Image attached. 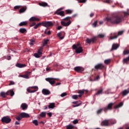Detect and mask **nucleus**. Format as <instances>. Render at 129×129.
Segmentation results:
<instances>
[{"instance_id": "obj_37", "label": "nucleus", "mask_w": 129, "mask_h": 129, "mask_svg": "<svg viewBox=\"0 0 129 129\" xmlns=\"http://www.w3.org/2000/svg\"><path fill=\"white\" fill-rule=\"evenodd\" d=\"M57 37H59L60 40H63V39H64V36H61V32L57 33Z\"/></svg>"}, {"instance_id": "obj_30", "label": "nucleus", "mask_w": 129, "mask_h": 129, "mask_svg": "<svg viewBox=\"0 0 129 129\" xmlns=\"http://www.w3.org/2000/svg\"><path fill=\"white\" fill-rule=\"evenodd\" d=\"M103 91V89L102 88H100L97 91L98 95L99 94H102V92Z\"/></svg>"}, {"instance_id": "obj_35", "label": "nucleus", "mask_w": 129, "mask_h": 129, "mask_svg": "<svg viewBox=\"0 0 129 129\" xmlns=\"http://www.w3.org/2000/svg\"><path fill=\"white\" fill-rule=\"evenodd\" d=\"M27 24H28V22H27L26 21L22 22L19 24V26H20V27H22V26H26V25H27Z\"/></svg>"}, {"instance_id": "obj_42", "label": "nucleus", "mask_w": 129, "mask_h": 129, "mask_svg": "<svg viewBox=\"0 0 129 129\" xmlns=\"http://www.w3.org/2000/svg\"><path fill=\"white\" fill-rule=\"evenodd\" d=\"M67 14H69V15H71V14H72V11L71 10H67L66 11Z\"/></svg>"}, {"instance_id": "obj_56", "label": "nucleus", "mask_w": 129, "mask_h": 129, "mask_svg": "<svg viewBox=\"0 0 129 129\" xmlns=\"http://www.w3.org/2000/svg\"><path fill=\"white\" fill-rule=\"evenodd\" d=\"M73 123H74V124H76V123H77V122H78V120H75L73 121Z\"/></svg>"}, {"instance_id": "obj_50", "label": "nucleus", "mask_w": 129, "mask_h": 129, "mask_svg": "<svg viewBox=\"0 0 129 129\" xmlns=\"http://www.w3.org/2000/svg\"><path fill=\"white\" fill-rule=\"evenodd\" d=\"M80 105H81V103L77 105H73V107H77L78 106H80Z\"/></svg>"}, {"instance_id": "obj_38", "label": "nucleus", "mask_w": 129, "mask_h": 129, "mask_svg": "<svg viewBox=\"0 0 129 129\" xmlns=\"http://www.w3.org/2000/svg\"><path fill=\"white\" fill-rule=\"evenodd\" d=\"M33 123H34V124H35V125L37 126L39 124V123H38V120H33L32 121Z\"/></svg>"}, {"instance_id": "obj_8", "label": "nucleus", "mask_w": 129, "mask_h": 129, "mask_svg": "<svg viewBox=\"0 0 129 129\" xmlns=\"http://www.w3.org/2000/svg\"><path fill=\"white\" fill-rule=\"evenodd\" d=\"M57 79L56 78H47L45 79L46 81H48L51 84V85H53V84H55V80H57Z\"/></svg>"}, {"instance_id": "obj_48", "label": "nucleus", "mask_w": 129, "mask_h": 129, "mask_svg": "<svg viewBox=\"0 0 129 129\" xmlns=\"http://www.w3.org/2000/svg\"><path fill=\"white\" fill-rule=\"evenodd\" d=\"M102 112V109H99L97 111V114H99Z\"/></svg>"}, {"instance_id": "obj_28", "label": "nucleus", "mask_w": 129, "mask_h": 129, "mask_svg": "<svg viewBox=\"0 0 129 129\" xmlns=\"http://www.w3.org/2000/svg\"><path fill=\"white\" fill-rule=\"evenodd\" d=\"M122 105H123V103L121 102L118 105L115 106L114 108H119V107H121V106H122Z\"/></svg>"}, {"instance_id": "obj_54", "label": "nucleus", "mask_w": 129, "mask_h": 129, "mask_svg": "<svg viewBox=\"0 0 129 129\" xmlns=\"http://www.w3.org/2000/svg\"><path fill=\"white\" fill-rule=\"evenodd\" d=\"M36 23L33 22L31 24H30V27H34V26H35Z\"/></svg>"}, {"instance_id": "obj_1", "label": "nucleus", "mask_w": 129, "mask_h": 129, "mask_svg": "<svg viewBox=\"0 0 129 129\" xmlns=\"http://www.w3.org/2000/svg\"><path fill=\"white\" fill-rule=\"evenodd\" d=\"M122 14H117L112 16L111 18H106V21L107 22H109L111 24H117L121 23L122 21H123V18L124 17H126L127 16H129V13L128 12H123Z\"/></svg>"}, {"instance_id": "obj_26", "label": "nucleus", "mask_w": 129, "mask_h": 129, "mask_svg": "<svg viewBox=\"0 0 129 129\" xmlns=\"http://www.w3.org/2000/svg\"><path fill=\"white\" fill-rule=\"evenodd\" d=\"M26 10H27V7H23L20 9L19 13H20V14H22V13H25V12H26Z\"/></svg>"}, {"instance_id": "obj_18", "label": "nucleus", "mask_w": 129, "mask_h": 129, "mask_svg": "<svg viewBox=\"0 0 129 129\" xmlns=\"http://www.w3.org/2000/svg\"><path fill=\"white\" fill-rule=\"evenodd\" d=\"M105 67H104V65L102 63H99L97 64V69H100V70H102V69H104Z\"/></svg>"}, {"instance_id": "obj_53", "label": "nucleus", "mask_w": 129, "mask_h": 129, "mask_svg": "<svg viewBox=\"0 0 129 129\" xmlns=\"http://www.w3.org/2000/svg\"><path fill=\"white\" fill-rule=\"evenodd\" d=\"M20 8H21V7L20 6H17L14 7V9L18 10V9H20Z\"/></svg>"}, {"instance_id": "obj_16", "label": "nucleus", "mask_w": 129, "mask_h": 129, "mask_svg": "<svg viewBox=\"0 0 129 129\" xmlns=\"http://www.w3.org/2000/svg\"><path fill=\"white\" fill-rule=\"evenodd\" d=\"M61 25H62V26H64V27H68V26H69V25L71 24V21L70 20L68 22L62 21L61 22Z\"/></svg>"}, {"instance_id": "obj_3", "label": "nucleus", "mask_w": 129, "mask_h": 129, "mask_svg": "<svg viewBox=\"0 0 129 129\" xmlns=\"http://www.w3.org/2000/svg\"><path fill=\"white\" fill-rule=\"evenodd\" d=\"M123 31H119L118 33H111V36H110L109 39L110 40H113L114 39H117L118 36H120V35H122Z\"/></svg>"}, {"instance_id": "obj_59", "label": "nucleus", "mask_w": 129, "mask_h": 129, "mask_svg": "<svg viewBox=\"0 0 129 129\" xmlns=\"http://www.w3.org/2000/svg\"><path fill=\"white\" fill-rule=\"evenodd\" d=\"M93 16H94V13H91L90 14V18H92V17H93Z\"/></svg>"}, {"instance_id": "obj_62", "label": "nucleus", "mask_w": 129, "mask_h": 129, "mask_svg": "<svg viewBox=\"0 0 129 129\" xmlns=\"http://www.w3.org/2000/svg\"><path fill=\"white\" fill-rule=\"evenodd\" d=\"M15 124H16V125H19V124H20V122H18V121H16L15 122Z\"/></svg>"}, {"instance_id": "obj_63", "label": "nucleus", "mask_w": 129, "mask_h": 129, "mask_svg": "<svg viewBox=\"0 0 129 129\" xmlns=\"http://www.w3.org/2000/svg\"><path fill=\"white\" fill-rule=\"evenodd\" d=\"M62 29V26H58L57 30H61Z\"/></svg>"}, {"instance_id": "obj_51", "label": "nucleus", "mask_w": 129, "mask_h": 129, "mask_svg": "<svg viewBox=\"0 0 129 129\" xmlns=\"http://www.w3.org/2000/svg\"><path fill=\"white\" fill-rule=\"evenodd\" d=\"M79 3H86V0H78Z\"/></svg>"}, {"instance_id": "obj_31", "label": "nucleus", "mask_w": 129, "mask_h": 129, "mask_svg": "<svg viewBox=\"0 0 129 129\" xmlns=\"http://www.w3.org/2000/svg\"><path fill=\"white\" fill-rule=\"evenodd\" d=\"M111 60L110 59H106L104 60V63L106 65H108L111 62Z\"/></svg>"}, {"instance_id": "obj_2", "label": "nucleus", "mask_w": 129, "mask_h": 129, "mask_svg": "<svg viewBox=\"0 0 129 129\" xmlns=\"http://www.w3.org/2000/svg\"><path fill=\"white\" fill-rule=\"evenodd\" d=\"M73 49L76 50V53L77 54H80V53H82V52L83 51L82 47L80 46V43L79 42H78L77 44H74L73 45Z\"/></svg>"}, {"instance_id": "obj_24", "label": "nucleus", "mask_w": 129, "mask_h": 129, "mask_svg": "<svg viewBox=\"0 0 129 129\" xmlns=\"http://www.w3.org/2000/svg\"><path fill=\"white\" fill-rule=\"evenodd\" d=\"M16 119L17 120H18L19 121L22 120V118H23V117H22V115H21V113L19 114V115H17L15 116Z\"/></svg>"}, {"instance_id": "obj_36", "label": "nucleus", "mask_w": 129, "mask_h": 129, "mask_svg": "<svg viewBox=\"0 0 129 129\" xmlns=\"http://www.w3.org/2000/svg\"><path fill=\"white\" fill-rule=\"evenodd\" d=\"M40 116H41V117H45L46 116V112H42L39 114Z\"/></svg>"}, {"instance_id": "obj_21", "label": "nucleus", "mask_w": 129, "mask_h": 129, "mask_svg": "<svg viewBox=\"0 0 129 129\" xmlns=\"http://www.w3.org/2000/svg\"><path fill=\"white\" fill-rule=\"evenodd\" d=\"M39 5L40 7H49V6H48V3L46 2L39 3Z\"/></svg>"}, {"instance_id": "obj_5", "label": "nucleus", "mask_w": 129, "mask_h": 129, "mask_svg": "<svg viewBox=\"0 0 129 129\" xmlns=\"http://www.w3.org/2000/svg\"><path fill=\"white\" fill-rule=\"evenodd\" d=\"M43 51V47H40L39 49H38L37 51V53H35L34 54V57L35 58H40V57H42V55H43V53L42 51Z\"/></svg>"}, {"instance_id": "obj_17", "label": "nucleus", "mask_w": 129, "mask_h": 129, "mask_svg": "<svg viewBox=\"0 0 129 129\" xmlns=\"http://www.w3.org/2000/svg\"><path fill=\"white\" fill-rule=\"evenodd\" d=\"M118 47H119V45H118V44H113L112 46L111 51H113V50H116V49H117Z\"/></svg>"}, {"instance_id": "obj_58", "label": "nucleus", "mask_w": 129, "mask_h": 129, "mask_svg": "<svg viewBox=\"0 0 129 129\" xmlns=\"http://www.w3.org/2000/svg\"><path fill=\"white\" fill-rule=\"evenodd\" d=\"M47 115H48V116H50V117L52 116V113L51 112L47 113Z\"/></svg>"}, {"instance_id": "obj_32", "label": "nucleus", "mask_w": 129, "mask_h": 129, "mask_svg": "<svg viewBox=\"0 0 129 129\" xmlns=\"http://www.w3.org/2000/svg\"><path fill=\"white\" fill-rule=\"evenodd\" d=\"M27 30L25 28H20L19 29V32L20 33H22V34H24V33H25V32H26Z\"/></svg>"}, {"instance_id": "obj_25", "label": "nucleus", "mask_w": 129, "mask_h": 129, "mask_svg": "<svg viewBox=\"0 0 129 129\" xmlns=\"http://www.w3.org/2000/svg\"><path fill=\"white\" fill-rule=\"evenodd\" d=\"M128 93H129V89L124 90L122 92V94L123 96H125V95H127V94H128Z\"/></svg>"}, {"instance_id": "obj_40", "label": "nucleus", "mask_w": 129, "mask_h": 129, "mask_svg": "<svg viewBox=\"0 0 129 129\" xmlns=\"http://www.w3.org/2000/svg\"><path fill=\"white\" fill-rule=\"evenodd\" d=\"M43 25V23H38L37 24H36V25H35V26L34 27V29H37L38 28V27H39V26H41V25Z\"/></svg>"}, {"instance_id": "obj_9", "label": "nucleus", "mask_w": 129, "mask_h": 129, "mask_svg": "<svg viewBox=\"0 0 129 129\" xmlns=\"http://www.w3.org/2000/svg\"><path fill=\"white\" fill-rule=\"evenodd\" d=\"M114 103H110L108 104V105L104 108V111H107V110H110L112 108V105H113Z\"/></svg>"}, {"instance_id": "obj_20", "label": "nucleus", "mask_w": 129, "mask_h": 129, "mask_svg": "<svg viewBox=\"0 0 129 129\" xmlns=\"http://www.w3.org/2000/svg\"><path fill=\"white\" fill-rule=\"evenodd\" d=\"M8 93V95H10L11 96H14L15 95V92H14V90L11 89L7 91Z\"/></svg>"}, {"instance_id": "obj_22", "label": "nucleus", "mask_w": 129, "mask_h": 129, "mask_svg": "<svg viewBox=\"0 0 129 129\" xmlns=\"http://www.w3.org/2000/svg\"><path fill=\"white\" fill-rule=\"evenodd\" d=\"M16 66L18 68H23V67H26L27 65L26 64L17 63L16 64Z\"/></svg>"}, {"instance_id": "obj_57", "label": "nucleus", "mask_w": 129, "mask_h": 129, "mask_svg": "<svg viewBox=\"0 0 129 129\" xmlns=\"http://www.w3.org/2000/svg\"><path fill=\"white\" fill-rule=\"evenodd\" d=\"M64 20L66 21H69V20H70V17H66Z\"/></svg>"}, {"instance_id": "obj_13", "label": "nucleus", "mask_w": 129, "mask_h": 129, "mask_svg": "<svg viewBox=\"0 0 129 129\" xmlns=\"http://www.w3.org/2000/svg\"><path fill=\"white\" fill-rule=\"evenodd\" d=\"M74 70L77 72H81L84 70V69L81 67H76L74 68Z\"/></svg>"}, {"instance_id": "obj_4", "label": "nucleus", "mask_w": 129, "mask_h": 129, "mask_svg": "<svg viewBox=\"0 0 129 129\" xmlns=\"http://www.w3.org/2000/svg\"><path fill=\"white\" fill-rule=\"evenodd\" d=\"M38 89H39V88H38V86H35L29 87L27 89V91L29 93H34L36 91H38Z\"/></svg>"}, {"instance_id": "obj_7", "label": "nucleus", "mask_w": 129, "mask_h": 129, "mask_svg": "<svg viewBox=\"0 0 129 129\" xmlns=\"http://www.w3.org/2000/svg\"><path fill=\"white\" fill-rule=\"evenodd\" d=\"M97 40V37L94 36L93 38L89 39V38H87L86 40V43L88 44H91V43H94Z\"/></svg>"}, {"instance_id": "obj_43", "label": "nucleus", "mask_w": 129, "mask_h": 129, "mask_svg": "<svg viewBox=\"0 0 129 129\" xmlns=\"http://www.w3.org/2000/svg\"><path fill=\"white\" fill-rule=\"evenodd\" d=\"M72 98H73V99H77L78 96L77 95H74L72 96Z\"/></svg>"}, {"instance_id": "obj_10", "label": "nucleus", "mask_w": 129, "mask_h": 129, "mask_svg": "<svg viewBox=\"0 0 129 129\" xmlns=\"http://www.w3.org/2000/svg\"><path fill=\"white\" fill-rule=\"evenodd\" d=\"M42 26L45 27V28H48V27H52V26H53V23L51 22L48 21L45 23H42Z\"/></svg>"}, {"instance_id": "obj_46", "label": "nucleus", "mask_w": 129, "mask_h": 129, "mask_svg": "<svg viewBox=\"0 0 129 129\" xmlns=\"http://www.w3.org/2000/svg\"><path fill=\"white\" fill-rule=\"evenodd\" d=\"M67 95V93H63L60 95L61 97H64V96H66Z\"/></svg>"}, {"instance_id": "obj_47", "label": "nucleus", "mask_w": 129, "mask_h": 129, "mask_svg": "<svg viewBox=\"0 0 129 129\" xmlns=\"http://www.w3.org/2000/svg\"><path fill=\"white\" fill-rule=\"evenodd\" d=\"M97 25V21H95L93 24V27L94 28L96 27V25Z\"/></svg>"}, {"instance_id": "obj_34", "label": "nucleus", "mask_w": 129, "mask_h": 129, "mask_svg": "<svg viewBox=\"0 0 129 129\" xmlns=\"http://www.w3.org/2000/svg\"><path fill=\"white\" fill-rule=\"evenodd\" d=\"M109 122L111 123V124H115L116 123V120H109Z\"/></svg>"}, {"instance_id": "obj_61", "label": "nucleus", "mask_w": 129, "mask_h": 129, "mask_svg": "<svg viewBox=\"0 0 129 129\" xmlns=\"http://www.w3.org/2000/svg\"><path fill=\"white\" fill-rule=\"evenodd\" d=\"M13 84H15V83L14 82H11L10 84H9V85H13Z\"/></svg>"}, {"instance_id": "obj_15", "label": "nucleus", "mask_w": 129, "mask_h": 129, "mask_svg": "<svg viewBox=\"0 0 129 129\" xmlns=\"http://www.w3.org/2000/svg\"><path fill=\"white\" fill-rule=\"evenodd\" d=\"M21 115L22 118H26L30 117V115L28 113H25V112L21 113Z\"/></svg>"}, {"instance_id": "obj_14", "label": "nucleus", "mask_w": 129, "mask_h": 129, "mask_svg": "<svg viewBox=\"0 0 129 129\" xmlns=\"http://www.w3.org/2000/svg\"><path fill=\"white\" fill-rule=\"evenodd\" d=\"M42 92L44 95H49L51 92H50V91L49 90L43 89L42 91Z\"/></svg>"}, {"instance_id": "obj_44", "label": "nucleus", "mask_w": 129, "mask_h": 129, "mask_svg": "<svg viewBox=\"0 0 129 129\" xmlns=\"http://www.w3.org/2000/svg\"><path fill=\"white\" fill-rule=\"evenodd\" d=\"M124 55H127V54H129V50H124L123 51Z\"/></svg>"}, {"instance_id": "obj_33", "label": "nucleus", "mask_w": 129, "mask_h": 129, "mask_svg": "<svg viewBox=\"0 0 129 129\" xmlns=\"http://www.w3.org/2000/svg\"><path fill=\"white\" fill-rule=\"evenodd\" d=\"M19 76L20 77H22L23 78H25V79H29V78H30V77H29V76L27 75H20Z\"/></svg>"}, {"instance_id": "obj_11", "label": "nucleus", "mask_w": 129, "mask_h": 129, "mask_svg": "<svg viewBox=\"0 0 129 129\" xmlns=\"http://www.w3.org/2000/svg\"><path fill=\"white\" fill-rule=\"evenodd\" d=\"M103 126H108L109 125V120H104L101 123Z\"/></svg>"}, {"instance_id": "obj_55", "label": "nucleus", "mask_w": 129, "mask_h": 129, "mask_svg": "<svg viewBox=\"0 0 129 129\" xmlns=\"http://www.w3.org/2000/svg\"><path fill=\"white\" fill-rule=\"evenodd\" d=\"M30 74H31V72H25V74L26 75H27L28 76H29V75H30Z\"/></svg>"}, {"instance_id": "obj_39", "label": "nucleus", "mask_w": 129, "mask_h": 129, "mask_svg": "<svg viewBox=\"0 0 129 129\" xmlns=\"http://www.w3.org/2000/svg\"><path fill=\"white\" fill-rule=\"evenodd\" d=\"M104 37H105V35L103 34H100L98 35L97 38H102Z\"/></svg>"}, {"instance_id": "obj_27", "label": "nucleus", "mask_w": 129, "mask_h": 129, "mask_svg": "<svg viewBox=\"0 0 129 129\" xmlns=\"http://www.w3.org/2000/svg\"><path fill=\"white\" fill-rule=\"evenodd\" d=\"M55 107V103H50L48 105V108L53 109Z\"/></svg>"}, {"instance_id": "obj_6", "label": "nucleus", "mask_w": 129, "mask_h": 129, "mask_svg": "<svg viewBox=\"0 0 129 129\" xmlns=\"http://www.w3.org/2000/svg\"><path fill=\"white\" fill-rule=\"evenodd\" d=\"M2 121L5 123H10V122L12 121V119H11L9 116H4L2 118Z\"/></svg>"}, {"instance_id": "obj_19", "label": "nucleus", "mask_w": 129, "mask_h": 129, "mask_svg": "<svg viewBox=\"0 0 129 129\" xmlns=\"http://www.w3.org/2000/svg\"><path fill=\"white\" fill-rule=\"evenodd\" d=\"M30 22H35V21H37V22L40 21V19L38 18H36L35 17H32L29 19Z\"/></svg>"}, {"instance_id": "obj_49", "label": "nucleus", "mask_w": 129, "mask_h": 129, "mask_svg": "<svg viewBox=\"0 0 129 129\" xmlns=\"http://www.w3.org/2000/svg\"><path fill=\"white\" fill-rule=\"evenodd\" d=\"M48 42H49V39H46V40H44L43 43L47 45V44H48Z\"/></svg>"}, {"instance_id": "obj_12", "label": "nucleus", "mask_w": 129, "mask_h": 129, "mask_svg": "<svg viewBox=\"0 0 129 129\" xmlns=\"http://www.w3.org/2000/svg\"><path fill=\"white\" fill-rule=\"evenodd\" d=\"M60 10H62V9L57 10L55 12V14H56V15H58V16L64 17L65 16V15H64V11H61Z\"/></svg>"}, {"instance_id": "obj_60", "label": "nucleus", "mask_w": 129, "mask_h": 129, "mask_svg": "<svg viewBox=\"0 0 129 129\" xmlns=\"http://www.w3.org/2000/svg\"><path fill=\"white\" fill-rule=\"evenodd\" d=\"M30 42H31V43H34V42H35V39H31V40H30Z\"/></svg>"}, {"instance_id": "obj_41", "label": "nucleus", "mask_w": 129, "mask_h": 129, "mask_svg": "<svg viewBox=\"0 0 129 129\" xmlns=\"http://www.w3.org/2000/svg\"><path fill=\"white\" fill-rule=\"evenodd\" d=\"M104 3H105L106 4H111V3H112V1L111 0H105L104 1Z\"/></svg>"}, {"instance_id": "obj_23", "label": "nucleus", "mask_w": 129, "mask_h": 129, "mask_svg": "<svg viewBox=\"0 0 129 129\" xmlns=\"http://www.w3.org/2000/svg\"><path fill=\"white\" fill-rule=\"evenodd\" d=\"M0 95L2 97L5 98L6 97L7 95H9V93L8 92H7L6 93H5L4 92H2Z\"/></svg>"}, {"instance_id": "obj_52", "label": "nucleus", "mask_w": 129, "mask_h": 129, "mask_svg": "<svg viewBox=\"0 0 129 129\" xmlns=\"http://www.w3.org/2000/svg\"><path fill=\"white\" fill-rule=\"evenodd\" d=\"M78 93H79V94L82 95V94H83L84 93V91L80 90V91H79Z\"/></svg>"}, {"instance_id": "obj_64", "label": "nucleus", "mask_w": 129, "mask_h": 129, "mask_svg": "<svg viewBox=\"0 0 129 129\" xmlns=\"http://www.w3.org/2000/svg\"><path fill=\"white\" fill-rule=\"evenodd\" d=\"M11 56H8V57H7V59H8V60H11Z\"/></svg>"}, {"instance_id": "obj_45", "label": "nucleus", "mask_w": 129, "mask_h": 129, "mask_svg": "<svg viewBox=\"0 0 129 129\" xmlns=\"http://www.w3.org/2000/svg\"><path fill=\"white\" fill-rule=\"evenodd\" d=\"M73 128V126L72 125H70L67 126V129H72Z\"/></svg>"}, {"instance_id": "obj_29", "label": "nucleus", "mask_w": 129, "mask_h": 129, "mask_svg": "<svg viewBox=\"0 0 129 129\" xmlns=\"http://www.w3.org/2000/svg\"><path fill=\"white\" fill-rule=\"evenodd\" d=\"M21 107H22V109L24 110L28 107V105H27L26 103H23L21 105Z\"/></svg>"}]
</instances>
